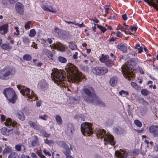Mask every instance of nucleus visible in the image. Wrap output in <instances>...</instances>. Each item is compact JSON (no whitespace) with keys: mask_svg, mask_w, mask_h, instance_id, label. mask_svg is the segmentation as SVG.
<instances>
[{"mask_svg":"<svg viewBox=\"0 0 158 158\" xmlns=\"http://www.w3.org/2000/svg\"><path fill=\"white\" fill-rule=\"evenodd\" d=\"M97 27L98 28L100 29L103 32H105L106 31V29L105 27L101 25H99L98 24H97Z\"/></svg>","mask_w":158,"mask_h":158,"instance_id":"a18cd8bd","label":"nucleus"},{"mask_svg":"<svg viewBox=\"0 0 158 158\" xmlns=\"http://www.w3.org/2000/svg\"><path fill=\"white\" fill-rule=\"evenodd\" d=\"M17 0H8V1L11 4H13L17 2Z\"/></svg>","mask_w":158,"mask_h":158,"instance_id":"bf43d9fd","label":"nucleus"},{"mask_svg":"<svg viewBox=\"0 0 158 158\" xmlns=\"http://www.w3.org/2000/svg\"><path fill=\"white\" fill-rule=\"evenodd\" d=\"M74 130L73 126L71 123H69L67 126V129L66 133L69 135H71L73 133Z\"/></svg>","mask_w":158,"mask_h":158,"instance_id":"412c9836","label":"nucleus"},{"mask_svg":"<svg viewBox=\"0 0 158 158\" xmlns=\"http://www.w3.org/2000/svg\"><path fill=\"white\" fill-rule=\"evenodd\" d=\"M122 72L126 78L130 80L133 76V74L131 71V67L129 64H127L121 67Z\"/></svg>","mask_w":158,"mask_h":158,"instance_id":"1a4fd4ad","label":"nucleus"},{"mask_svg":"<svg viewBox=\"0 0 158 158\" xmlns=\"http://www.w3.org/2000/svg\"><path fill=\"white\" fill-rule=\"evenodd\" d=\"M131 86L136 89H138L139 88V87L137 84L135 82H132L131 83Z\"/></svg>","mask_w":158,"mask_h":158,"instance_id":"3c124183","label":"nucleus"},{"mask_svg":"<svg viewBox=\"0 0 158 158\" xmlns=\"http://www.w3.org/2000/svg\"><path fill=\"white\" fill-rule=\"evenodd\" d=\"M48 84L45 81L43 80L38 83V87L42 91H45L48 88Z\"/></svg>","mask_w":158,"mask_h":158,"instance_id":"4468645a","label":"nucleus"},{"mask_svg":"<svg viewBox=\"0 0 158 158\" xmlns=\"http://www.w3.org/2000/svg\"><path fill=\"white\" fill-rule=\"evenodd\" d=\"M43 152L46 156L48 155L49 156H51V154L46 149H44L43 150Z\"/></svg>","mask_w":158,"mask_h":158,"instance_id":"de8ad7c7","label":"nucleus"},{"mask_svg":"<svg viewBox=\"0 0 158 158\" xmlns=\"http://www.w3.org/2000/svg\"><path fill=\"white\" fill-rule=\"evenodd\" d=\"M22 147L25 148L24 146L23 145L22 143H19L16 144L15 146V148L16 151H20L21 150Z\"/></svg>","mask_w":158,"mask_h":158,"instance_id":"c756f323","label":"nucleus"},{"mask_svg":"<svg viewBox=\"0 0 158 158\" xmlns=\"http://www.w3.org/2000/svg\"><path fill=\"white\" fill-rule=\"evenodd\" d=\"M119 94L121 96H122L123 95L128 96L129 94V93L127 91H124L123 90H122L120 91L119 92Z\"/></svg>","mask_w":158,"mask_h":158,"instance_id":"37998d69","label":"nucleus"},{"mask_svg":"<svg viewBox=\"0 0 158 158\" xmlns=\"http://www.w3.org/2000/svg\"><path fill=\"white\" fill-rule=\"evenodd\" d=\"M46 40L47 43L48 42L49 44H51L52 43V40L50 38H48L47 39H46Z\"/></svg>","mask_w":158,"mask_h":158,"instance_id":"4d7b16f0","label":"nucleus"},{"mask_svg":"<svg viewBox=\"0 0 158 158\" xmlns=\"http://www.w3.org/2000/svg\"><path fill=\"white\" fill-rule=\"evenodd\" d=\"M144 1L146 2L149 6H153L156 9L158 10V0H151L150 1L149 0H144Z\"/></svg>","mask_w":158,"mask_h":158,"instance_id":"f3484780","label":"nucleus"},{"mask_svg":"<svg viewBox=\"0 0 158 158\" xmlns=\"http://www.w3.org/2000/svg\"><path fill=\"white\" fill-rule=\"evenodd\" d=\"M1 118L2 121L3 122L5 121V116L4 115H2L1 116Z\"/></svg>","mask_w":158,"mask_h":158,"instance_id":"e2e57ef3","label":"nucleus"},{"mask_svg":"<svg viewBox=\"0 0 158 158\" xmlns=\"http://www.w3.org/2000/svg\"><path fill=\"white\" fill-rule=\"evenodd\" d=\"M17 117L20 120L23 121L25 119V117L23 113L21 111H19L16 114Z\"/></svg>","mask_w":158,"mask_h":158,"instance_id":"bb28decb","label":"nucleus"},{"mask_svg":"<svg viewBox=\"0 0 158 158\" xmlns=\"http://www.w3.org/2000/svg\"><path fill=\"white\" fill-rule=\"evenodd\" d=\"M52 78L54 82L59 85L61 86H66L67 82L66 78L63 74L61 70H59L55 68L52 69V73H51Z\"/></svg>","mask_w":158,"mask_h":158,"instance_id":"20e7f679","label":"nucleus"},{"mask_svg":"<svg viewBox=\"0 0 158 158\" xmlns=\"http://www.w3.org/2000/svg\"><path fill=\"white\" fill-rule=\"evenodd\" d=\"M41 104V102L40 101H37L36 102V105L37 106L39 107L40 106Z\"/></svg>","mask_w":158,"mask_h":158,"instance_id":"69168bd1","label":"nucleus"},{"mask_svg":"<svg viewBox=\"0 0 158 158\" xmlns=\"http://www.w3.org/2000/svg\"><path fill=\"white\" fill-rule=\"evenodd\" d=\"M116 36L117 37H121L122 36V35L120 31H118L117 33Z\"/></svg>","mask_w":158,"mask_h":158,"instance_id":"0e129e2a","label":"nucleus"},{"mask_svg":"<svg viewBox=\"0 0 158 158\" xmlns=\"http://www.w3.org/2000/svg\"><path fill=\"white\" fill-rule=\"evenodd\" d=\"M125 28L123 27H121L120 28L118 29V30H120L121 31L124 32L125 34H127V32L125 30Z\"/></svg>","mask_w":158,"mask_h":158,"instance_id":"6e6d98bb","label":"nucleus"},{"mask_svg":"<svg viewBox=\"0 0 158 158\" xmlns=\"http://www.w3.org/2000/svg\"><path fill=\"white\" fill-rule=\"evenodd\" d=\"M134 48L137 50L138 51V53H140L143 51L142 48L140 46V45L139 44H136L134 47Z\"/></svg>","mask_w":158,"mask_h":158,"instance_id":"473e14b6","label":"nucleus"},{"mask_svg":"<svg viewBox=\"0 0 158 158\" xmlns=\"http://www.w3.org/2000/svg\"><path fill=\"white\" fill-rule=\"evenodd\" d=\"M83 22H82L81 24H78V26L79 27L81 28L82 27H84L85 26L84 24L83 23Z\"/></svg>","mask_w":158,"mask_h":158,"instance_id":"338daca9","label":"nucleus"},{"mask_svg":"<svg viewBox=\"0 0 158 158\" xmlns=\"http://www.w3.org/2000/svg\"><path fill=\"white\" fill-rule=\"evenodd\" d=\"M131 29L132 31H135L137 30V27H131Z\"/></svg>","mask_w":158,"mask_h":158,"instance_id":"774afa93","label":"nucleus"},{"mask_svg":"<svg viewBox=\"0 0 158 158\" xmlns=\"http://www.w3.org/2000/svg\"><path fill=\"white\" fill-rule=\"evenodd\" d=\"M118 81L117 77L114 76L111 77L109 83L110 85L111 86H114L117 84Z\"/></svg>","mask_w":158,"mask_h":158,"instance_id":"5701e85b","label":"nucleus"},{"mask_svg":"<svg viewBox=\"0 0 158 158\" xmlns=\"http://www.w3.org/2000/svg\"><path fill=\"white\" fill-rule=\"evenodd\" d=\"M56 120L59 125H60L62 123V120L61 117L60 115H57L55 117Z\"/></svg>","mask_w":158,"mask_h":158,"instance_id":"72a5a7b5","label":"nucleus"},{"mask_svg":"<svg viewBox=\"0 0 158 158\" xmlns=\"http://www.w3.org/2000/svg\"><path fill=\"white\" fill-rule=\"evenodd\" d=\"M108 58L109 57L108 56L103 55H102L100 59V60L101 62L105 63Z\"/></svg>","mask_w":158,"mask_h":158,"instance_id":"f704fd0d","label":"nucleus"},{"mask_svg":"<svg viewBox=\"0 0 158 158\" xmlns=\"http://www.w3.org/2000/svg\"><path fill=\"white\" fill-rule=\"evenodd\" d=\"M1 48L4 50H9L12 48L9 44H3L1 46Z\"/></svg>","mask_w":158,"mask_h":158,"instance_id":"cd10ccee","label":"nucleus"},{"mask_svg":"<svg viewBox=\"0 0 158 158\" xmlns=\"http://www.w3.org/2000/svg\"><path fill=\"white\" fill-rule=\"evenodd\" d=\"M96 132L97 138H104L105 144H109L113 146L115 144V141L114 140L113 137L109 133H106V131L104 129H97Z\"/></svg>","mask_w":158,"mask_h":158,"instance_id":"39448f33","label":"nucleus"},{"mask_svg":"<svg viewBox=\"0 0 158 158\" xmlns=\"http://www.w3.org/2000/svg\"><path fill=\"white\" fill-rule=\"evenodd\" d=\"M22 40L23 42L25 44H28L30 42V40L27 37H23Z\"/></svg>","mask_w":158,"mask_h":158,"instance_id":"4c0bfd02","label":"nucleus"},{"mask_svg":"<svg viewBox=\"0 0 158 158\" xmlns=\"http://www.w3.org/2000/svg\"><path fill=\"white\" fill-rule=\"evenodd\" d=\"M31 21H28L27 22V23L25 25V28L26 29L29 28L30 27V25L31 24Z\"/></svg>","mask_w":158,"mask_h":158,"instance_id":"603ef678","label":"nucleus"},{"mask_svg":"<svg viewBox=\"0 0 158 158\" xmlns=\"http://www.w3.org/2000/svg\"><path fill=\"white\" fill-rule=\"evenodd\" d=\"M150 134L154 137L158 136V127L156 125H151L149 128Z\"/></svg>","mask_w":158,"mask_h":158,"instance_id":"f8f14e48","label":"nucleus"},{"mask_svg":"<svg viewBox=\"0 0 158 158\" xmlns=\"http://www.w3.org/2000/svg\"><path fill=\"white\" fill-rule=\"evenodd\" d=\"M15 29L16 30V31L14 32V34L15 35H19V28L17 27H15Z\"/></svg>","mask_w":158,"mask_h":158,"instance_id":"8fccbe9b","label":"nucleus"},{"mask_svg":"<svg viewBox=\"0 0 158 158\" xmlns=\"http://www.w3.org/2000/svg\"><path fill=\"white\" fill-rule=\"evenodd\" d=\"M44 142L47 144H49L50 143H52V142L51 141L48 140V139H46L45 140Z\"/></svg>","mask_w":158,"mask_h":158,"instance_id":"052dcab7","label":"nucleus"},{"mask_svg":"<svg viewBox=\"0 0 158 158\" xmlns=\"http://www.w3.org/2000/svg\"><path fill=\"white\" fill-rule=\"evenodd\" d=\"M33 140L30 143V147L33 148L38 145L39 144V139L38 137L34 135L32 137Z\"/></svg>","mask_w":158,"mask_h":158,"instance_id":"2eb2a0df","label":"nucleus"},{"mask_svg":"<svg viewBox=\"0 0 158 158\" xmlns=\"http://www.w3.org/2000/svg\"><path fill=\"white\" fill-rule=\"evenodd\" d=\"M50 47L51 48L56 49L62 52H64L65 50L64 46L60 43H57L56 44H54L53 45H50Z\"/></svg>","mask_w":158,"mask_h":158,"instance_id":"ddd939ff","label":"nucleus"},{"mask_svg":"<svg viewBox=\"0 0 158 158\" xmlns=\"http://www.w3.org/2000/svg\"><path fill=\"white\" fill-rule=\"evenodd\" d=\"M92 72L95 74L98 75H102L105 74L108 71L107 68L104 67H96L93 68Z\"/></svg>","mask_w":158,"mask_h":158,"instance_id":"9b49d317","label":"nucleus"},{"mask_svg":"<svg viewBox=\"0 0 158 158\" xmlns=\"http://www.w3.org/2000/svg\"><path fill=\"white\" fill-rule=\"evenodd\" d=\"M17 12L20 15H23L24 13L23 7L22 4L19 2L17 3L15 6Z\"/></svg>","mask_w":158,"mask_h":158,"instance_id":"dca6fc26","label":"nucleus"},{"mask_svg":"<svg viewBox=\"0 0 158 158\" xmlns=\"http://www.w3.org/2000/svg\"><path fill=\"white\" fill-rule=\"evenodd\" d=\"M8 25L5 24L0 27V34H4L6 33L8 30Z\"/></svg>","mask_w":158,"mask_h":158,"instance_id":"b1692460","label":"nucleus"},{"mask_svg":"<svg viewBox=\"0 0 158 158\" xmlns=\"http://www.w3.org/2000/svg\"><path fill=\"white\" fill-rule=\"evenodd\" d=\"M81 131L83 135H86L85 134L89 135L93 133L92 124L89 123H85L81 124Z\"/></svg>","mask_w":158,"mask_h":158,"instance_id":"9d476101","label":"nucleus"},{"mask_svg":"<svg viewBox=\"0 0 158 158\" xmlns=\"http://www.w3.org/2000/svg\"><path fill=\"white\" fill-rule=\"evenodd\" d=\"M78 52H76L75 54L73 55V58L74 59H77L78 57H77V55H78Z\"/></svg>","mask_w":158,"mask_h":158,"instance_id":"5fc2aeb1","label":"nucleus"},{"mask_svg":"<svg viewBox=\"0 0 158 158\" xmlns=\"http://www.w3.org/2000/svg\"><path fill=\"white\" fill-rule=\"evenodd\" d=\"M105 64L107 66L109 67H111L113 64V63L112 61L109 59V58H108L106 61Z\"/></svg>","mask_w":158,"mask_h":158,"instance_id":"a19ab883","label":"nucleus"},{"mask_svg":"<svg viewBox=\"0 0 158 158\" xmlns=\"http://www.w3.org/2000/svg\"><path fill=\"white\" fill-rule=\"evenodd\" d=\"M23 59L26 61H29L31 60V57L29 55L26 54L23 56Z\"/></svg>","mask_w":158,"mask_h":158,"instance_id":"e433bc0d","label":"nucleus"},{"mask_svg":"<svg viewBox=\"0 0 158 158\" xmlns=\"http://www.w3.org/2000/svg\"><path fill=\"white\" fill-rule=\"evenodd\" d=\"M117 48L118 49L124 52H127V47L124 44L122 43L120 44L117 45Z\"/></svg>","mask_w":158,"mask_h":158,"instance_id":"a878e982","label":"nucleus"},{"mask_svg":"<svg viewBox=\"0 0 158 158\" xmlns=\"http://www.w3.org/2000/svg\"><path fill=\"white\" fill-rule=\"evenodd\" d=\"M58 61L63 63H65L67 61L66 58L61 56H59L58 57Z\"/></svg>","mask_w":158,"mask_h":158,"instance_id":"2f4dec72","label":"nucleus"},{"mask_svg":"<svg viewBox=\"0 0 158 158\" xmlns=\"http://www.w3.org/2000/svg\"><path fill=\"white\" fill-rule=\"evenodd\" d=\"M3 93L9 102L14 103L17 99V96L14 90L11 88L6 89L3 90Z\"/></svg>","mask_w":158,"mask_h":158,"instance_id":"0eeeda50","label":"nucleus"},{"mask_svg":"<svg viewBox=\"0 0 158 158\" xmlns=\"http://www.w3.org/2000/svg\"><path fill=\"white\" fill-rule=\"evenodd\" d=\"M36 34L35 30L34 29H31L30 30L29 35L31 37H34Z\"/></svg>","mask_w":158,"mask_h":158,"instance_id":"58836bf2","label":"nucleus"},{"mask_svg":"<svg viewBox=\"0 0 158 158\" xmlns=\"http://www.w3.org/2000/svg\"><path fill=\"white\" fill-rule=\"evenodd\" d=\"M6 147L5 148L3 152L5 153H10L12 150V148L10 146H7L6 144H5Z\"/></svg>","mask_w":158,"mask_h":158,"instance_id":"7c9ffc66","label":"nucleus"},{"mask_svg":"<svg viewBox=\"0 0 158 158\" xmlns=\"http://www.w3.org/2000/svg\"><path fill=\"white\" fill-rule=\"evenodd\" d=\"M134 123L137 127H140L142 126V123L141 122L138 120H135L134 121Z\"/></svg>","mask_w":158,"mask_h":158,"instance_id":"c03bdc74","label":"nucleus"},{"mask_svg":"<svg viewBox=\"0 0 158 158\" xmlns=\"http://www.w3.org/2000/svg\"><path fill=\"white\" fill-rule=\"evenodd\" d=\"M81 94L83 98L87 102H96L98 98L95 94L94 89L91 86H85L82 90Z\"/></svg>","mask_w":158,"mask_h":158,"instance_id":"f257e3e1","label":"nucleus"},{"mask_svg":"<svg viewBox=\"0 0 158 158\" xmlns=\"http://www.w3.org/2000/svg\"><path fill=\"white\" fill-rule=\"evenodd\" d=\"M67 72L68 78L70 79L72 82H78L84 77L82 73L78 72L76 67L72 64L69 66Z\"/></svg>","mask_w":158,"mask_h":158,"instance_id":"f03ea898","label":"nucleus"},{"mask_svg":"<svg viewBox=\"0 0 158 158\" xmlns=\"http://www.w3.org/2000/svg\"><path fill=\"white\" fill-rule=\"evenodd\" d=\"M141 93L144 96H147L149 94L150 92L148 90L143 89L141 90Z\"/></svg>","mask_w":158,"mask_h":158,"instance_id":"ea45409f","label":"nucleus"},{"mask_svg":"<svg viewBox=\"0 0 158 158\" xmlns=\"http://www.w3.org/2000/svg\"><path fill=\"white\" fill-rule=\"evenodd\" d=\"M122 17L123 19L124 20H126L127 19V16L126 14H124L122 15Z\"/></svg>","mask_w":158,"mask_h":158,"instance_id":"13d9d810","label":"nucleus"},{"mask_svg":"<svg viewBox=\"0 0 158 158\" xmlns=\"http://www.w3.org/2000/svg\"><path fill=\"white\" fill-rule=\"evenodd\" d=\"M43 52L48 58L51 60L53 59V57L55 54L54 52L50 51L47 48L43 49Z\"/></svg>","mask_w":158,"mask_h":158,"instance_id":"a211bd4d","label":"nucleus"},{"mask_svg":"<svg viewBox=\"0 0 158 158\" xmlns=\"http://www.w3.org/2000/svg\"><path fill=\"white\" fill-rule=\"evenodd\" d=\"M8 158H19L17 153L12 152L9 156Z\"/></svg>","mask_w":158,"mask_h":158,"instance_id":"c9c22d12","label":"nucleus"},{"mask_svg":"<svg viewBox=\"0 0 158 158\" xmlns=\"http://www.w3.org/2000/svg\"><path fill=\"white\" fill-rule=\"evenodd\" d=\"M36 149L37 150V154L40 158H46V157L42 154L40 148H37Z\"/></svg>","mask_w":158,"mask_h":158,"instance_id":"c85d7f7f","label":"nucleus"},{"mask_svg":"<svg viewBox=\"0 0 158 158\" xmlns=\"http://www.w3.org/2000/svg\"><path fill=\"white\" fill-rule=\"evenodd\" d=\"M31 156L32 158H36L37 157V156L35 154V153L34 152H32L31 154Z\"/></svg>","mask_w":158,"mask_h":158,"instance_id":"680f3d73","label":"nucleus"},{"mask_svg":"<svg viewBox=\"0 0 158 158\" xmlns=\"http://www.w3.org/2000/svg\"><path fill=\"white\" fill-rule=\"evenodd\" d=\"M69 47L72 50H76L77 49V47L76 45L73 44H70L69 45Z\"/></svg>","mask_w":158,"mask_h":158,"instance_id":"49530a36","label":"nucleus"},{"mask_svg":"<svg viewBox=\"0 0 158 158\" xmlns=\"http://www.w3.org/2000/svg\"><path fill=\"white\" fill-rule=\"evenodd\" d=\"M63 153L66 156L68 155H69L70 152V151L69 146L66 144H63Z\"/></svg>","mask_w":158,"mask_h":158,"instance_id":"393cba45","label":"nucleus"},{"mask_svg":"<svg viewBox=\"0 0 158 158\" xmlns=\"http://www.w3.org/2000/svg\"><path fill=\"white\" fill-rule=\"evenodd\" d=\"M8 0H2L1 1L2 3L4 5H6L8 4Z\"/></svg>","mask_w":158,"mask_h":158,"instance_id":"864d4df0","label":"nucleus"},{"mask_svg":"<svg viewBox=\"0 0 158 158\" xmlns=\"http://www.w3.org/2000/svg\"><path fill=\"white\" fill-rule=\"evenodd\" d=\"M16 122L10 118H8L6 119L4 122L5 125L8 127H2L1 129V133L4 135L9 136L13 134H17V132L15 126L16 124Z\"/></svg>","mask_w":158,"mask_h":158,"instance_id":"7ed1b4c3","label":"nucleus"},{"mask_svg":"<svg viewBox=\"0 0 158 158\" xmlns=\"http://www.w3.org/2000/svg\"><path fill=\"white\" fill-rule=\"evenodd\" d=\"M46 40L43 39L41 41V44L44 47H47L48 46Z\"/></svg>","mask_w":158,"mask_h":158,"instance_id":"09e8293b","label":"nucleus"},{"mask_svg":"<svg viewBox=\"0 0 158 158\" xmlns=\"http://www.w3.org/2000/svg\"><path fill=\"white\" fill-rule=\"evenodd\" d=\"M42 8L45 11H50L52 13H55L56 12V9L53 8L51 6H42Z\"/></svg>","mask_w":158,"mask_h":158,"instance_id":"4be33fe9","label":"nucleus"},{"mask_svg":"<svg viewBox=\"0 0 158 158\" xmlns=\"http://www.w3.org/2000/svg\"><path fill=\"white\" fill-rule=\"evenodd\" d=\"M39 118H40L42 120L46 121L47 120V118H48V116L45 114H44L43 115L40 114L39 115Z\"/></svg>","mask_w":158,"mask_h":158,"instance_id":"79ce46f5","label":"nucleus"},{"mask_svg":"<svg viewBox=\"0 0 158 158\" xmlns=\"http://www.w3.org/2000/svg\"><path fill=\"white\" fill-rule=\"evenodd\" d=\"M115 155L118 158H126L127 156V153L124 151L119 152L116 151Z\"/></svg>","mask_w":158,"mask_h":158,"instance_id":"6ab92c4d","label":"nucleus"},{"mask_svg":"<svg viewBox=\"0 0 158 158\" xmlns=\"http://www.w3.org/2000/svg\"><path fill=\"white\" fill-rule=\"evenodd\" d=\"M20 92L23 95L27 96L28 98L33 101L37 100L38 99V98L33 91L27 87L21 89Z\"/></svg>","mask_w":158,"mask_h":158,"instance_id":"6e6552de","label":"nucleus"},{"mask_svg":"<svg viewBox=\"0 0 158 158\" xmlns=\"http://www.w3.org/2000/svg\"><path fill=\"white\" fill-rule=\"evenodd\" d=\"M14 68H6L0 71V78L3 80H7L12 77L15 73Z\"/></svg>","mask_w":158,"mask_h":158,"instance_id":"423d86ee","label":"nucleus"},{"mask_svg":"<svg viewBox=\"0 0 158 158\" xmlns=\"http://www.w3.org/2000/svg\"><path fill=\"white\" fill-rule=\"evenodd\" d=\"M27 123L31 127L34 129L39 130L41 128V126L39 124L35 123V122L28 120L27 121Z\"/></svg>","mask_w":158,"mask_h":158,"instance_id":"aec40b11","label":"nucleus"}]
</instances>
